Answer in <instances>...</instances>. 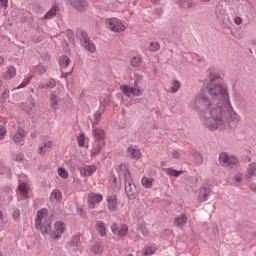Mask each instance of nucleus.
<instances>
[{
	"instance_id": "f257e3e1",
	"label": "nucleus",
	"mask_w": 256,
	"mask_h": 256,
	"mask_svg": "<svg viewBox=\"0 0 256 256\" xmlns=\"http://www.w3.org/2000/svg\"><path fill=\"white\" fill-rule=\"evenodd\" d=\"M209 82L196 96L193 109L199 113L200 121L210 131H222L237 127L241 117L233 110L227 85L215 70H208Z\"/></svg>"
},
{
	"instance_id": "f03ea898",
	"label": "nucleus",
	"mask_w": 256,
	"mask_h": 256,
	"mask_svg": "<svg viewBox=\"0 0 256 256\" xmlns=\"http://www.w3.org/2000/svg\"><path fill=\"white\" fill-rule=\"evenodd\" d=\"M141 81H143V74L136 72L134 73V87L127 84L120 85V91H122L126 97H141L143 94V88L139 87Z\"/></svg>"
},
{
	"instance_id": "7ed1b4c3",
	"label": "nucleus",
	"mask_w": 256,
	"mask_h": 256,
	"mask_svg": "<svg viewBox=\"0 0 256 256\" xmlns=\"http://www.w3.org/2000/svg\"><path fill=\"white\" fill-rule=\"evenodd\" d=\"M34 225L43 235L51 229V221L49 220V210L43 208L36 214Z\"/></svg>"
},
{
	"instance_id": "20e7f679",
	"label": "nucleus",
	"mask_w": 256,
	"mask_h": 256,
	"mask_svg": "<svg viewBox=\"0 0 256 256\" xmlns=\"http://www.w3.org/2000/svg\"><path fill=\"white\" fill-rule=\"evenodd\" d=\"M106 27L113 33H123L127 29L123 21L118 18H108L106 20Z\"/></svg>"
},
{
	"instance_id": "39448f33",
	"label": "nucleus",
	"mask_w": 256,
	"mask_h": 256,
	"mask_svg": "<svg viewBox=\"0 0 256 256\" xmlns=\"http://www.w3.org/2000/svg\"><path fill=\"white\" fill-rule=\"evenodd\" d=\"M125 191L128 199H137L139 192L137 191V186L133 184V178H131V174L126 175Z\"/></svg>"
},
{
	"instance_id": "423d86ee",
	"label": "nucleus",
	"mask_w": 256,
	"mask_h": 256,
	"mask_svg": "<svg viewBox=\"0 0 256 256\" xmlns=\"http://www.w3.org/2000/svg\"><path fill=\"white\" fill-rule=\"evenodd\" d=\"M81 35L82 36L80 38V42L82 47H84V49H86L88 53H95L97 51V46H95V44L91 42V38H89V36L85 32H82Z\"/></svg>"
},
{
	"instance_id": "0eeeda50",
	"label": "nucleus",
	"mask_w": 256,
	"mask_h": 256,
	"mask_svg": "<svg viewBox=\"0 0 256 256\" xmlns=\"http://www.w3.org/2000/svg\"><path fill=\"white\" fill-rule=\"evenodd\" d=\"M102 201H103V196L101 194H97L94 192H90L88 194L87 203H88L89 209H95V207H97V205H99V203H101Z\"/></svg>"
},
{
	"instance_id": "6e6552de",
	"label": "nucleus",
	"mask_w": 256,
	"mask_h": 256,
	"mask_svg": "<svg viewBox=\"0 0 256 256\" xmlns=\"http://www.w3.org/2000/svg\"><path fill=\"white\" fill-rule=\"evenodd\" d=\"M219 159H220V163H222L224 167H231L232 165H237V157L230 156L225 152L220 154Z\"/></svg>"
},
{
	"instance_id": "1a4fd4ad",
	"label": "nucleus",
	"mask_w": 256,
	"mask_h": 256,
	"mask_svg": "<svg viewBox=\"0 0 256 256\" xmlns=\"http://www.w3.org/2000/svg\"><path fill=\"white\" fill-rule=\"evenodd\" d=\"M111 231L114 233V235H119V237H126V235L129 233V227L127 225H117L116 223H113L111 225Z\"/></svg>"
},
{
	"instance_id": "9d476101",
	"label": "nucleus",
	"mask_w": 256,
	"mask_h": 256,
	"mask_svg": "<svg viewBox=\"0 0 256 256\" xmlns=\"http://www.w3.org/2000/svg\"><path fill=\"white\" fill-rule=\"evenodd\" d=\"M67 229V225L63 221H57L54 224V233L55 239H60L61 235L65 233V230Z\"/></svg>"
},
{
	"instance_id": "9b49d317",
	"label": "nucleus",
	"mask_w": 256,
	"mask_h": 256,
	"mask_svg": "<svg viewBox=\"0 0 256 256\" xmlns=\"http://www.w3.org/2000/svg\"><path fill=\"white\" fill-rule=\"evenodd\" d=\"M127 157H130V159H135L136 161H139L143 155L141 154V150L137 148V146H130L126 150Z\"/></svg>"
},
{
	"instance_id": "f8f14e48",
	"label": "nucleus",
	"mask_w": 256,
	"mask_h": 256,
	"mask_svg": "<svg viewBox=\"0 0 256 256\" xmlns=\"http://www.w3.org/2000/svg\"><path fill=\"white\" fill-rule=\"evenodd\" d=\"M97 171V166L95 165H85L79 168V173L81 177H91Z\"/></svg>"
},
{
	"instance_id": "ddd939ff",
	"label": "nucleus",
	"mask_w": 256,
	"mask_h": 256,
	"mask_svg": "<svg viewBox=\"0 0 256 256\" xmlns=\"http://www.w3.org/2000/svg\"><path fill=\"white\" fill-rule=\"evenodd\" d=\"M25 130L21 127H18L12 134V140L14 143H23L25 141Z\"/></svg>"
},
{
	"instance_id": "4468645a",
	"label": "nucleus",
	"mask_w": 256,
	"mask_h": 256,
	"mask_svg": "<svg viewBox=\"0 0 256 256\" xmlns=\"http://www.w3.org/2000/svg\"><path fill=\"white\" fill-rule=\"evenodd\" d=\"M209 195H211V187L208 185H203L199 190L198 200L205 202L207 199H209Z\"/></svg>"
},
{
	"instance_id": "2eb2a0df",
	"label": "nucleus",
	"mask_w": 256,
	"mask_h": 256,
	"mask_svg": "<svg viewBox=\"0 0 256 256\" xmlns=\"http://www.w3.org/2000/svg\"><path fill=\"white\" fill-rule=\"evenodd\" d=\"M107 201V207L109 211H117V207H119V204L117 203V196L116 195H110L106 198Z\"/></svg>"
},
{
	"instance_id": "dca6fc26",
	"label": "nucleus",
	"mask_w": 256,
	"mask_h": 256,
	"mask_svg": "<svg viewBox=\"0 0 256 256\" xmlns=\"http://www.w3.org/2000/svg\"><path fill=\"white\" fill-rule=\"evenodd\" d=\"M73 7L77 9V11H80V13H83V11L87 10V1L85 0H74Z\"/></svg>"
},
{
	"instance_id": "f3484780",
	"label": "nucleus",
	"mask_w": 256,
	"mask_h": 256,
	"mask_svg": "<svg viewBox=\"0 0 256 256\" xmlns=\"http://www.w3.org/2000/svg\"><path fill=\"white\" fill-rule=\"evenodd\" d=\"M61 103V100L59 99V96L55 93H52L50 95V107L54 110L59 109V105Z\"/></svg>"
},
{
	"instance_id": "a211bd4d",
	"label": "nucleus",
	"mask_w": 256,
	"mask_h": 256,
	"mask_svg": "<svg viewBox=\"0 0 256 256\" xmlns=\"http://www.w3.org/2000/svg\"><path fill=\"white\" fill-rule=\"evenodd\" d=\"M130 65L135 69H139L143 65V56L138 55L130 59Z\"/></svg>"
},
{
	"instance_id": "6ab92c4d",
	"label": "nucleus",
	"mask_w": 256,
	"mask_h": 256,
	"mask_svg": "<svg viewBox=\"0 0 256 256\" xmlns=\"http://www.w3.org/2000/svg\"><path fill=\"white\" fill-rule=\"evenodd\" d=\"M17 75V69L14 66H9L7 71L3 73V79H13Z\"/></svg>"
},
{
	"instance_id": "aec40b11",
	"label": "nucleus",
	"mask_w": 256,
	"mask_h": 256,
	"mask_svg": "<svg viewBox=\"0 0 256 256\" xmlns=\"http://www.w3.org/2000/svg\"><path fill=\"white\" fill-rule=\"evenodd\" d=\"M49 149H53V141L51 140L44 142V144L40 146L38 153L40 155H45V153H47Z\"/></svg>"
},
{
	"instance_id": "412c9836",
	"label": "nucleus",
	"mask_w": 256,
	"mask_h": 256,
	"mask_svg": "<svg viewBox=\"0 0 256 256\" xmlns=\"http://www.w3.org/2000/svg\"><path fill=\"white\" fill-rule=\"evenodd\" d=\"M116 171L119 173V175H124L125 180L127 179V175H131V172H129V169L125 164H119L116 166Z\"/></svg>"
},
{
	"instance_id": "4be33fe9",
	"label": "nucleus",
	"mask_w": 256,
	"mask_h": 256,
	"mask_svg": "<svg viewBox=\"0 0 256 256\" xmlns=\"http://www.w3.org/2000/svg\"><path fill=\"white\" fill-rule=\"evenodd\" d=\"M153 183H155V180L153 178L144 176L141 179V185L142 187H144V189H151L153 187Z\"/></svg>"
},
{
	"instance_id": "5701e85b",
	"label": "nucleus",
	"mask_w": 256,
	"mask_h": 256,
	"mask_svg": "<svg viewBox=\"0 0 256 256\" xmlns=\"http://www.w3.org/2000/svg\"><path fill=\"white\" fill-rule=\"evenodd\" d=\"M157 251V246L155 245H148L143 248L142 255L144 256H151L154 255V253Z\"/></svg>"
},
{
	"instance_id": "b1692460",
	"label": "nucleus",
	"mask_w": 256,
	"mask_h": 256,
	"mask_svg": "<svg viewBox=\"0 0 256 256\" xmlns=\"http://www.w3.org/2000/svg\"><path fill=\"white\" fill-rule=\"evenodd\" d=\"M93 134H94V137L98 141H104V139H105V130H103L101 128H94L93 129Z\"/></svg>"
},
{
	"instance_id": "393cba45",
	"label": "nucleus",
	"mask_w": 256,
	"mask_h": 256,
	"mask_svg": "<svg viewBox=\"0 0 256 256\" xmlns=\"http://www.w3.org/2000/svg\"><path fill=\"white\" fill-rule=\"evenodd\" d=\"M96 230L99 233V235H101V237H105V235H107V228L105 227V222H97Z\"/></svg>"
},
{
	"instance_id": "a878e982",
	"label": "nucleus",
	"mask_w": 256,
	"mask_h": 256,
	"mask_svg": "<svg viewBox=\"0 0 256 256\" xmlns=\"http://www.w3.org/2000/svg\"><path fill=\"white\" fill-rule=\"evenodd\" d=\"M177 4L180 9H191L193 7V1L191 0H178Z\"/></svg>"
},
{
	"instance_id": "bb28decb",
	"label": "nucleus",
	"mask_w": 256,
	"mask_h": 256,
	"mask_svg": "<svg viewBox=\"0 0 256 256\" xmlns=\"http://www.w3.org/2000/svg\"><path fill=\"white\" fill-rule=\"evenodd\" d=\"M18 191L22 197H27V195H29V185L26 183H20L18 186Z\"/></svg>"
},
{
	"instance_id": "cd10ccee",
	"label": "nucleus",
	"mask_w": 256,
	"mask_h": 256,
	"mask_svg": "<svg viewBox=\"0 0 256 256\" xmlns=\"http://www.w3.org/2000/svg\"><path fill=\"white\" fill-rule=\"evenodd\" d=\"M70 64H71V59H69L68 56L60 57L59 65H60L61 69H67Z\"/></svg>"
},
{
	"instance_id": "c85d7f7f",
	"label": "nucleus",
	"mask_w": 256,
	"mask_h": 256,
	"mask_svg": "<svg viewBox=\"0 0 256 256\" xmlns=\"http://www.w3.org/2000/svg\"><path fill=\"white\" fill-rule=\"evenodd\" d=\"M187 223V215L181 214L175 218V225L177 227H183Z\"/></svg>"
},
{
	"instance_id": "c756f323",
	"label": "nucleus",
	"mask_w": 256,
	"mask_h": 256,
	"mask_svg": "<svg viewBox=\"0 0 256 256\" xmlns=\"http://www.w3.org/2000/svg\"><path fill=\"white\" fill-rule=\"evenodd\" d=\"M50 199H52V201H57L59 203L61 199H63V194L58 189L53 190L50 195Z\"/></svg>"
},
{
	"instance_id": "7c9ffc66",
	"label": "nucleus",
	"mask_w": 256,
	"mask_h": 256,
	"mask_svg": "<svg viewBox=\"0 0 256 256\" xmlns=\"http://www.w3.org/2000/svg\"><path fill=\"white\" fill-rule=\"evenodd\" d=\"M247 177L249 179H251L252 177H256V164L252 163L248 166Z\"/></svg>"
},
{
	"instance_id": "2f4dec72",
	"label": "nucleus",
	"mask_w": 256,
	"mask_h": 256,
	"mask_svg": "<svg viewBox=\"0 0 256 256\" xmlns=\"http://www.w3.org/2000/svg\"><path fill=\"white\" fill-rule=\"evenodd\" d=\"M103 149V144H100L99 142L96 144V146H94L92 148L91 151V157H97V155H99V153H101Z\"/></svg>"
},
{
	"instance_id": "473e14b6",
	"label": "nucleus",
	"mask_w": 256,
	"mask_h": 256,
	"mask_svg": "<svg viewBox=\"0 0 256 256\" xmlns=\"http://www.w3.org/2000/svg\"><path fill=\"white\" fill-rule=\"evenodd\" d=\"M180 88H181V82H179V80H173L170 87L171 93H177Z\"/></svg>"
},
{
	"instance_id": "72a5a7b5",
	"label": "nucleus",
	"mask_w": 256,
	"mask_h": 256,
	"mask_svg": "<svg viewBox=\"0 0 256 256\" xmlns=\"http://www.w3.org/2000/svg\"><path fill=\"white\" fill-rule=\"evenodd\" d=\"M233 181L236 187H241V185H243V174L241 173L236 174L233 178Z\"/></svg>"
},
{
	"instance_id": "f704fd0d",
	"label": "nucleus",
	"mask_w": 256,
	"mask_h": 256,
	"mask_svg": "<svg viewBox=\"0 0 256 256\" xmlns=\"http://www.w3.org/2000/svg\"><path fill=\"white\" fill-rule=\"evenodd\" d=\"M57 15V6H53L45 15L44 19H53Z\"/></svg>"
},
{
	"instance_id": "c9c22d12",
	"label": "nucleus",
	"mask_w": 256,
	"mask_h": 256,
	"mask_svg": "<svg viewBox=\"0 0 256 256\" xmlns=\"http://www.w3.org/2000/svg\"><path fill=\"white\" fill-rule=\"evenodd\" d=\"M167 175H170V177H179V175L183 174V171H177L173 168H168L166 170Z\"/></svg>"
},
{
	"instance_id": "e433bc0d",
	"label": "nucleus",
	"mask_w": 256,
	"mask_h": 256,
	"mask_svg": "<svg viewBox=\"0 0 256 256\" xmlns=\"http://www.w3.org/2000/svg\"><path fill=\"white\" fill-rule=\"evenodd\" d=\"M81 241V237L79 235H75L71 238L69 245L70 247H77Z\"/></svg>"
},
{
	"instance_id": "4c0bfd02",
	"label": "nucleus",
	"mask_w": 256,
	"mask_h": 256,
	"mask_svg": "<svg viewBox=\"0 0 256 256\" xmlns=\"http://www.w3.org/2000/svg\"><path fill=\"white\" fill-rule=\"evenodd\" d=\"M58 175L61 177V179H69V172H67L65 168H58Z\"/></svg>"
},
{
	"instance_id": "58836bf2",
	"label": "nucleus",
	"mask_w": 256,
	"mask_h": 256,
	"mask_svg": "<svg viewBox=\"0 0 256 256\" xmlns=\"http://www.w3.org/2000/svg\"><path fill=\"white\" fill-rule=\"evenodd\" d=\"M92 252L96 255H101V253H103V247L101 246V244H95L92 247Z\"/></svg>"
},
{
	"instance_id": "ea45409f",
	"label": "nucleus",
	"mask_w": 256,
	"mask_h": 256,
	"mask_svg": "<svg viewBox=\"0 0 256 256\" xmlns=\"http://www.w3.org/2000/svg\"><path fill=\"white\" fill-rule=\"evenodd\" d=\"M161 49V45H159V42H152L149 47V51L155 52L159 51Z\"/></svg>"
},
{
	"instance_id": "a19ab883",
	"label": "nucleus",
	"mask_w": 256,
	"mask_h": 256,
	"mask_svg": "<svg viewBox=\"0 0 256 256\" xmlns=\"http://www.w3.org/2000/svg\"><path fill=\"white\" fill-rule=\"evenodd\" d=\"M77 141H78V145L79 147H85V134H80L78 137H77Z\"/></svg>"
},
{
	"instance_id": "79ce46f5",
	"label": "nucleus",
	"mask_w": 256,
	"mask_h": 256,
	"mask_svg": "<svg viewBox=\"0 0 256 256\" xmlns=\"http://www.w3.org/2000/svg\"><path fill=\"white\" fill-rule=\"evenodd\" d=\"M6 135H7V129L5 128V126L0 125V141H3Z\"/></svg>"
},
{
	"instance_id": "37998d69",
	"label": "nucleus",
	"mask_w": 256,
	"mask_h": 256,
	"mask_svg": "<svg viewBox=\"0 0 256 256\" xmlns=\"http://www.w3.org/2000/svg\"><path fill=\"white\" fill-rule=\"evenodd\" d=\"M31 79L32 77H28L26 78L19 86L18 89H23L24 87H27L29 85V83H31Z\"/></svg>"
},
{
	"instance_id": "c03bdc74",
	"label": "nucleus",
	"mask_w": 256,
	"mask_h": 256,
	"mask_svg": "<svg viewBox=\"0 0 256 256\" xmlns=\"http://www.w3.org/2000/svg\"><path fill=\"white\" fill-rule=\"evenodd\" d=\"M36 71L38 72L39 75H43L44 73L47 72V68L43 65H39L36 67Z\"/></svg>"
},
{
	"instance_id": "a18cd8bd",
	"label": "nucleus",
	"mask_w": 256,
	"mask_h": 256,
	"mask_svg": "<svg viewBox=\"0 0 256 256\" xmlns=\"http://www.w3.org/2000/svg\"><path fill=\"white\" fill-rule=\"evenodd\" d=\"M12 217H13V219H15V220L20 219V217H21V212L19 211V209H15V210L13 211Z\"/></svg>"
},
{
	"instance_id": "49530a36",
	"label": "nucleus",
	"mask_w": 256,
	"mask_h": 256,
	"mask_svg": "<svg viewBox=\"0 0 256 256\" xmlns=\"http://www.w3.org/2000/svg\"><path fill=\"white\" fill-rule=\"evenodd\" d=\"M234 23H235V25H241V23H243V19L239 16H236L234 18Z\"/></svg>"
},
{
	"instance_id": "de8ad7c7",
	"label": "nucleus",
	"mask_w": 256,
	"mask_h": 256,
	"mask_svg": "<svg viewBox=\"0 0 256 256\" xmlns=\"http://www.w3.org/2000/svg\"><path fill=\"white\" fill-rule=\"evenodd\" d=\"M0 3L1 7H4L5 9L9 6V0H0Z\"/></svg>"
},
{
	"instance_id": "09e8293b",
	"label": "nucleus",
	"mask_w": 256,
	"mask_h": 256,
	"mask_svg": "<svg viewBox=\"0 0 256 256\" xmlns=\"http://www.w3.org/2000/svg\"><path fill=\"white\" fill-rule=\"evenodd\" d=\"M55 85H56L55 80L51 79V80L49 81L48 87L53 88V87H55Z\"/></svg>"
},
{
	"instance_id": "8fccbe9b",
	"label": "nucleus",
	"mask_w": 256,
	"mask_h": 256,
	"mask_svg": "<svg viewBox=\"0 0 256 256\" xmlns=\"http://www.w3.org/2000/svg\"><path fill=\"white\" fill-rule=\"evenodd\" d=\"M3 96H4V99H9V89L4 90Z\"/></svg>"
},
{
	"instance_id": "3c124183",
	"label": "nucleus",
	"mask_w": 256,
	"mask_h": 256,
	"mask_svg": "<svg viewBox=\"0 0 256 256\" xmlns=\"http://www.w3.org/2000/svg\"><path fill=\"white\" fill-rule=\"evenodd\" d=\"M14 159H15L16 161H21V160L23 159V155L18 154V155H16V156L14 157Z\"/></svg>"
},
{
	"instance_id": "603ef678",
	"label": "nucleus",
	"mask_w": 256,
	"mask_h": 256,
	"mask_svg": "<svg viewBox=\"0 0 256 256\" xmlns=\"http://www.w3.org/2000/svg\"><path fill=\"white\" fill-rule=\"evenodd\" d=\"M172 156H173L174 159H179V152L174 151V152L172 153Z\"/></svg>"
},
{
	"instance_id": "864d4df0",
	"label": "nucleus",
	"mask_w": 256,
	"mask_h": 256,
	"mask_svg": "<svg viewBox=\"0 0 256 256\" xmlns=\"http://www.w3.org/2000/svg\"><path fill=\"white\" fill-rule=\"evenodd\" d=\"M249 187H250L251 191L256 192V184H250Z\"/></svg>"
},
{
	"instance_id": "5fc2aeb1",
	"label": "nucleus",
	"mask_w": 256,
	"mask_h": 256,
	"mask_svg": "<svg viewBox=\"0 0 256 256\" xmlns=\"http://www.w3.org/2000/svg\"><path fill=\"white\" fill-rule=\"evenodd\" d=\"M142 233H143L144 235H149V230H147L146 228H143V229H142Z\"/></svg>"
},
{
	"instance_id": "6e6d98bb",
	"label": "nucleus",
	"mask_w": 256,
	"mask_h": 256,
	"mask_svg": "<svg viewBox=\"0 0 256 256\" xmlns=\"http://www.w3.org/2000/svg\"><path fill=\"white\" fill-rule=\"evenodd\" d=\"M5 63V59L0 56V65H3Z\"/></svg>"
},
{
	"instance_id": "4d7b16f0",
	"label": "nucleus",
	"mask_w": 256,
	"mask_h": 256,
	"mask_svg": "<svg viewBox=\"0 0 256 256\" xmlns=\"http://www.w3.org/2000/svg\"><path fill=\"white\" fill-rule=\"evenodd\" d=\"M202 3H209L211 0H200Z\"/></svg>"
},
{
	"instance_id": "13d9d810",
	"label": "nucleus",
	"mask_w": 256,
	"mask_h": 256,
	"mask_svg": "<svg viewBox=\"0 0 256 256\" xmlns=\"http://www.w3.org/2000/svg\"><path fill=\"white\" fill-rule=\"evenodd\" d=\"M2 219H3V214H1L0 212V221H2Z\"/></svg>"
},
{
	"instance_id": "bf43d9fd",
	"label": "nucleus",
	"mask_w": 256,
	"mask_h": 256,
	"mask_svg": "<svg viewBox=\"0 0 256 256\" xmlns=\"http://www.w3.org/2000/svg\"><path fill=\"white\" fill-rule=\"evenodd\" d=\"M3 85V80L0 79V87Z\"/></svg>"
},
{
	"instance_id": "052dcab7",
	"label": "nucleus",
	"mask_w": 256,
	"mask_h": 256,
	"mask_svg": "<svg viewBox=\"0 0 256 256\" xmlns=\"http://www.w3.org/2000/svg\"><path fill=\"white\" fill-rule=\"evenodd\" d=\"M159 0H151L152 3H157Z\"/></svg>"
},
{
	"instance_id": "680f3d73",
	"label": "nucleus",
	"mask_w": 256,
	"mask_h": 256,
	"mask_svg": "<svg viewBox=\"0 0 256 256\" xmlns=\"http://www.w3.org/2000/svg\"><path fill=\"white\" fill-rule=\"evenodd\" d=\"M0 173H1V169H0Z\"/></svg>"
}]
</instances>
